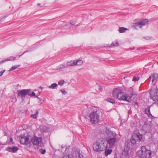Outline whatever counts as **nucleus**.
<instances>
[{"label":"nucleus","mask_w":158,"mask_h":158,"mask_svg":"<svg viewBox=\"0 0 158 158\" xmlns=\"http://www.w3.org/2000/svg\"><path fill=\"white\" fill-rule=\"evenodd\" d=\"M112 95L114 98H117L120 100H124L129 102H131L132 100L130 96L127 94H124L122 90L119 89H116L114 90Z\"/></svg>","instance_id":"obj_1"},{"label":"nucleus","mask_w":158,"mask_h":158,"mask_svg":"<svg viewBox=\"0 0 158 158\" xmlns=\"http://www.w3.org/2000/svg\"><path fill=\"white\" fill-rule=\"evenodd\" d=\"M93 149L97 152L103 151L107 148L106 141L101 139L97 140L93 144Z\"/></svg>","instance_id":"obj_2"},{"label":"nucleus","mask_w":158,"mask_h":158,"mask_svg":"<svg viewBox=\"0 0 158 158\" xmlns=\"http://www.w3.org/2000/svg\"><path fill=\"white\" fill-rule=\"evenodd\" d=\"M141 148V149L137 153V156L141 158H149L152 155L151 151L147 149L145 146H142Z\"/></svg>","instance_id":"obj_3"},{"label":"nucleus","mask_w":158,"mask_h":158,"mask_svg":"<svg viewBox=\"0 0 158 158\" xmlns=\"http://www.w3.org/2000/svg\"><path fill=\"white\" fill-rule=\"evenodd\" d=\"M100 112V111L99 110H97L90 114L89 117L92 123H96L99 121Z\"/></svg>","instance_id":"obj_4"},{"label":"nucleus","mask_w":158,"mask_h":158,"mask_svg":"<svg viewBox=\"0 0 158 158\" xmlns=\"http://www.w3.org/2000/svg\"><path fill=\"white\" fill-rule=\"evenodd\" d=\"M142 138V135L139 133L132 136L131 140V142L133 144H135L137 142H139L140 141Z\"/></svg>","instance_id":"obj_5"},{"label":"nucleus","mask_w":158,"mask_h":158,"mask_svg":"<svg viewBox=\"0 0 158 158\" xmlns=\"http://www.w3.org/2000/svg\"><path fill=\"white\" fill-rule=\"evenodd\" d=\"M30 89H23L21 90L17 91L18 97H21L22 99L24 98L26 96L28 95L29 91H31Z\"/></svg>","instance_id":"obj_6"},{"label":"nucleus","mask_w":158,"mask_h":158,"mask_svg":"<svg viewBox=\"0 0 158 158\" xmlns=\"http://www.w3.org/2000/svg\"><path fill=\"white\" fill-rule=\"evenodd\" d=\"M150 97L154 101L158 99V89H151L150 91Z\"/></svg>","instance_id":"obj_7"},{"label":"nucleus","mask_w":158,"mask_h":158,"mask_svg":"<svg viewBox=\"0 0 158 158\" xmlns=\"http://www.w3.org/2000/svg\"><path fill=\"white\" fill-rule=\"evenodd\" d=\"M148 20L147 19H145L142 20L141 21L136 23L133 25V27L135 29H138V28H140L143 25L146 24Z\"/></svg>","instance_id":"obj_8"},{"label":"nucleus","mask_w":158,"mask_h":158,"mask_svg":"<svg viewBox=\"0 0 158 158\" xmlns=\"http://www.w3.org/2000/svg\"><path fill=\"white\" fill-rule=\"evenodd\" d=\"M29 136L28 135H22L21 136L20 142L21 144L25 145H27L30 143L29 141Z\"/></svg>","instance_id":"obj_9"},{"label":"nucleus","mask_w":158,"mask_h":158,"mask_svg":"<svg viewBox=\"0 0 158 158\" xmlns=\"http://www.w3.org/2000/svg\"><path fill=\"white\" fill-rule=\"evenodd\" d=\"M42 140V138L37 137H34L31 139V141L33 144L37 146H39V144L41 143Z\"/></svg>","instance_id":"obj_10"},{"label":"nucleus","mask_w":158,"mask_h":158,"mask_svg":"<svg viewBox=\"0 0 158 158\" xmlns=\"http://www.w3.org/2000/svg\"><path fill=\"white\" fill-rule=\"evenodd\" d=\"M142 130L144 132H150L151 131V126L148 123H145L142 127Z\"/></svg>","instance_id":"obj_11"},{"label":"nucleus","mask_w":158,"mask_h":158,"mask_svg":"<svg viewBox=\"0 0 158 158\" xmlns=\"http://www.w3.org/2000/svg\"><path fill=\"white\" fill-rule=\"evenodd\" d=\"M117 139L116 137H110L108 138L107 140V144L108 143L111 147H112L114 145Z\"/></svg>","instance_id":"obj_12"},{"label":"nucleus","mask_w":158,"mask_h":158,"mask_svg":"<svg viewBox=\"0 0 158 158\" xmlns=\"http://www.w3.org/2000/svg\"><path fill=\"white\" fill-rule=\"evenodd\" d=\"M106 134L107 136L109 138L110 137H116L117 135L116 133L114 131H112L109 129L106 128Z\"/></svg>","instance_id":"obj_13"},{"label":"nucleus","mask_w":158,"mask_h":158,"mask_svg":"<svg viewBox=\"0 0 158 158\" xmlns=\"http://www.w3.org/2000/svg\"><path fill=\"white\" fill-rule=\"evenodd\" d=\"M83 156L80 154L79 151L77 150L74 152L72 155L73 158H82Z\"/></svg>","instance_id":"obj_14"},{"label":"nucleus","mask_w":158,"mask_h":158,"mask_svg":"<svg viewBox=\"0 0 158 158\" xmlns=\"http://www.w3.org/2000/svg\"><path fill=\"white\" fill-rule=\"evenodd\" d=\"M129 149L130 148L128 146L125 145L124 149L122 152V155L125 156H127L129 155Z\"/></svg>","instance_id":"obj_15"},{"label":"nucleus","mask_w":158,"mask_h":158,"mask_svg":"<svg viewBox=\"0 0 158 158\" xmlns=\"http://www.w3.org/2000/svg\"><path fill=\"white\" fill-rule=\"evenodd\" d=\"M126 92L128 94L131 96V97L134 95H136L134 91L133 88V87H131L128 88L126 90Z\"/></svg>","instance_id":"obj_16"},{"label":"nucleus","mask_w":158,"mask_h":158,"mask_svg":"<svg viewBox=\"0 0 158 158\" xmlns=\"http://www.w3.org/2000/svg\"><path fill=\"white\" fill-rule=\"evenodd\" d=\"M66 64L67 67L69 66H75V61L74 60L68 61L66 62Z\"/></svg>","instance_id":"obj_17"},{"label":"nucleus","mask_w":158,"mask_h":158,"mask_svg":"<svg viewBox=\"0 0 158 158\" xmlns=\"http://www.w3.org/2000/svg\"><path fill=\"white\" fill-rule=\"evenodd\" d=\"M18 150V148L16 147H13L12 148H8L7 149V150L9 152H15Z\"/></svg>","instance_id":"obj_18"},{"label":"nucleus","mask_w":158,"mask_h":158,"mask_svg":"<svg viewBox=\"0 0 158 158\" xmlns=\"http://www.w3.org/2000/svg\"><path fill=\"white\" fill-rule=\"evenodd\" d=\"M158 77V75L156 73H154L152 74V75L151 76H150L149 78V79H152V82L153 83L154 81L156 79L157 77Z\"/></svg>","instance_id":"obj_19"},{"label":"nucleus","mask_w":158,"mask_h":158,"mask_svg":"<svg viewBox=\"0 0 158 158\" xmlns=\"http://www.w3.org/2000/svg\"><path fill=\"white\" fill-rule=\"evenodd\" d=\"M119 45V44L118 42L117 41H115L113 42L109 46H106V47H108L109 48H112L114 47L117 46Z\"/></svg>","instance_id":"obj_20"},{"label":"nucleus","mask_w":158,"mask_h":158,"mask_svg":"<svg viewBox=\"0 0 158 158\" xmlns=\"http://www.w3.org/2000/svg\"><path fill=\"white\" fill-rule=\"evenodd\" d=\"M75 66L80 65H82L83 63V62L82 60L80 59H77L75 60Z\"/></svg>","instance_id":"obj_21"},{"label":"nucleus","mask_w":158,"mask_h":158,"mask_svg":"<svg viewBox=\"0 0 158 158\" xmlns=\"http://www.w3.org/2000/svg\"><path fill=\"white\" fill-rule=\"evenodd\" d=\"M128 29L124 27H120L119 28L118 31L120 33H123L125 32Z\"/></svg>","instance_id":"obj_22"},{"label":"nucleus","mask_w":158,"mask_h":158,"mask_svg":"<svg viewBox=\"0 0 158 158\" xmlns=\"http://www.w3.org/2000/svg\"><path fill=\"white\" fill-rule=\"evenodd\" d=\"M104 152V154L106 156H107L108 155L110 154L112 152V150L111 149H106Z\"/></svg>","instance_id":"obj_23"},{"label":"nucleus","mask_w":158,"mask_h":158,"mask_svg":"<svg viewBox=\"0 0 158 158\" xmlns=\"http://www.w3.org/2000/svg\"><path fill=\"white\" fill-rule=\"evenodd\" d=\"M66 67H67L66 65H65L64 64H61L57 66L56 69H60Z\"/></svg>","instance_id":"obj_24"},{"label":"nucleus","mask_w":158,"mask_h":158,"mask_svg":"<svg viewBox=\"0 0 158 158\" xmlns=\"http://www.w3.org/2000/svg\"><path fill=\"white\" fill-rule=\"evenodd\" d=\"M38 113L39 112L38 111H37L34 114H31V117L33 118H35L37 117Z\"/></svg>","instance_id":"obj_25"},{"label":"nucleus","mask_w":158,"mask_h":158,"mask_svg":"<svg viewBox=\"0 0 158 158\" xmlns=\"http://www.w3.org/2000/svg\"><path fill=\"white\" fill-rule=\"evenodd\" d=\"M57 86V84L56 83H54L50 86L48 88L51 89H54Z\"/></svg>","instance_id":"obj_26"},{"label":"nucleus","mask_w":158,"mask_h":158,"mask_svg":"<svg viewBox=\"0 0 158 158\" xmlns=\"http://www.w3.org/2000/svg\"><path fill=\"white\" fill-rule=\"evenodd\" d=\"M145 113L146 114L148 115L149 117L152 116V114L150 113V110L149 108L147 109L145 111Z\"/></svg>","instance_id":"obj_27"},{"label":"nucleus","mask_w":158,"mask_h":158,"mask_svg":"<svg viewBox=\"0 0 158 158\" xmlns=\"http://www.w3.org/2000/svg\"><path fill=\"white\" fill-rule=\"evenodd\" d=\"M106 100L108 102H110L112 104L114 103H115V101L114 99L112 98H107L106 99Z\"/></svg>","instance_id":"obj_28"},{"label":"nucleus","mask_w":158,"mask_h":158,"mask_svg":"<svg viewBox=\"0 0 158 158\" xmlns=\"http://www.w3.org/2000/svg\"><path fill=\"white\" fill-rule=\"evenodd\" d=\"M16 57H14L13 56H10L9 58H8L6 60H5V61H12L13 60H14L16 59Z\"/></svg>","instance_id":"obj_29"},{"label":"nucleus","mask_w":158,"mask_h":158,"mask_svg":"<svg viewBox=\"0 0 158 158\" xmlns=\"http://www.w3.org/2000/svg\"><path fill=\"white\" fill-rule=\"evenodd\" d=\"M19 66H20L19 65H15V66H13L12 67L11 69L10 70V71H13V70H15V69H16Z\"/></svg>","instance_id":"obj_30"},{"label":"nucleus","mask_w":158,"mask_h":158,"mask_svg":"<svg viewBox=\"0 0 158 158\" xmlns=\"http://www.w3.org/2000/svg\"><path fill=\"white\" fill-rule=\"evenodd\" d=\"M30 91H29L28 95L31 97H33L35 96V94L34 92H32V93H30Z\"/></svg>","instance_id":"obj_31"},{"label":"nucleus","mask_w":158,"mask_h":158,"mask_svg":"<svg viewBox=\"0 0 158 158\" xmlns=\"http://www.w3.org/2000/svg\"><path fill=\"white\" fill-rule=\"evenodd\" d=\"M62 158H72V155L71 154L64 155V156Z\"/></svg>","instance_id":"obj_32"},{"label":"nucleus","mask_w":158,"mask_h":158,"mask_svg":"<svg viewBox=\"0 0 158 158\" xmlns=\"http://www.w3.org/2000/svg\"><path fill=\"white\" fill-rule=\"evenodd\" d=\"M39 152L42 154H44L46 152V150L41 149L39 150Z\"/></svg>","instance_id":"obj_33"},{"label":"nucleus","mask_w":158,"mask_h":158,"mask_svg":"<svg viewBox=\"0 0 158 158\" xmlns=\"http://www.w3.org/2000/svg\"><path fill=\"white\" fill-rule=\"evenodd\" d=\"M64 82V80H61L59 82L58 84L60 85H63Z\"/></svg>","instance_id":"obj_34"},{"label":"nucleus","mask_w":158,"mask_h":158,"mask_svg":"<svg viewBox=\"0 0 158 158\" xmlns=\"http://www.w3.org/2000/svg\"><path fill=\"white\" fill-rule=\"evenodd\" d=\"M139 79V77H134L132 81H138Z\"/></svg>","instance_id":"obj_35"},{"label":"nucleus","mask_w":158,"mask_h":158,"mask_svg":"<svg viewBox=\"0 0 158 158\" xmlns=\"http://www.w3.org/2000/svg\"><path fill=\"white\" fill-rule=\"evenodd\" d=\"M60 91L62 93V94H67L66 92L65 91V90L64 89H62L60 90Z\"/></svg>","instance_id":"obj_36"},{"label":"nucleus","mask_w":158,"mask_h":158,"mask_svg":"<svg viewBox=\"0 0 158 158\" xmlns=\"http://www.w3.org/2000/svg\"><path fill=\"white\" fill-rule=\"evenodd\" d=\"M70 24H71V25H75V23H74L73 21H71L70 23H69Z\"/></svg>","instance_id":"obj_37"},{"label":"nucleus","mask_w":158,"mask_h":158,"mask_svg":"<svg viewBox=\"0 0 158 158\" xmlns=\"http://www.w3.org/2000/svg\"><path fill=\"white\" fill-rule=\"evenodd\" d=\"M5 70H4L3 71H1L0 72V76H2L3 73L5 72Z\"/></svg>","instance_id":"obj_38"},{"label":"nucleus","mask_w":158,"mask_h":158,"mask_svg":"<svg viewBox=\"0 0 158 158\" xmlns=\"http://www.w3.org/2000/svg\"><path fill=\"white\" fill-rule=\"evenodd\" d=\"M5 62V60H3L2 61H0V64L3 63Z\"/></svg>","instance_id":"obj_39"},{"label":"nucleus","mask_w":158,"mask_h":158,"mask_svg":"<svg viewBox=\"0 0 158 158\" xmlns=\"http://www.w3.org/2000/svg\"><path fill=\"white\" fill-rule=\"evenodd\" d=\"M27 52H28L27 51H26L24 52L22 55L19 56V57H20L22 55H23L24 53H25Z\"/></svg>","instance_id":"obj_40"},{"label":"nucleus","mask_w":158,"mask_h":158,"mask_svg":"<svg viewBox=\"0 0 158 158\" xmlns=\"http://www.w3.org/2000/svg\"><path fill=\"white\" fill-rule=\"evenodd\" d=\"M150 39V38L149 37H147L146 38V39L148 40H149Z\"/></svg>","instance_id":"obj_41"},{"label":"nucleus","mask_w":158,"mask_h":158,"mask_svg":"<svg viewBox=\"0 0 158 158\" xmlns=\"http://www.w3.org/2000/svg\"><path fill=\"white\" fill-rule=\"evenodd\" d=\"M40 88L41 89H43V88L41 86H40Z\"/></svg>","instance_id":"obj_42"},{"label":"nucleus","mask_w":158,"mask_h":158,"mask_svg":"<svg viewBox=\"0 0 158 158\" xmlns=\"http://www.w3.org/2000/svg\"><path fill=\"white\" fill-rule=\"evenodd\" d=\"M3 20V19H0V21H1Z\"/></svg>","instance_id":"obj_43"},{"label":"nucleus","mask_w":158,"mask_h":158,"mask_svg":"<svg viewBox=\"0 0 158 158\" xmlns=\"http://www.w3.org/2000/svg\"><path fill=\"white\" fill-rule=\"evenodd\" d=\"M77 26H79V25H80V24H77L76 25Z\"/></svg>","instance_id":"obj_44"},{"label":"nucleus","mask_w":158,"mask_h":158,"mask_svg":"<svg viewBox=\"0 0 158 158\" xmlns=\"http://www.w3.org/2000/svg\"><path fill=\"white\" fill-rule=\"evenodd\" d=\"M40 5V3H38V4H37V5L39 6V5Z\"/></svg>","instance_id":"obj_45"},{"label":"nucleus","mask_w":158,"mask_h":158,"mask_svg":"<svg viewBox=\"0 0 158 158\" xmlns=\"http://www.w3.org/2000/svg\"><path fill=\"white\" fill-rule=\"evenodd\" d=\"M157 105L158 106V101H157Z\"/></svg>","instance_id":"obj_46"},{"label":"nucleus","mask_w":158,"mask_h":158,"mask_svg":"<svg viewBox=\"0 0 158 158\" xmlns=\"http://www.w3.org/2000/svg\"><path fill=\"white\" fill-rule=\"evenodd\" d=\"M12 140V139L11 138V139H10V140L11 141V140Z\"/></svg>","instance_id":"obj_47"},{"label":"nucleus","mask_w":158,"mask_h":158,"mask_svg":"<svg viewBox=\"0 0 158 158\" xmlns=\"http://www.w3.org/2000/svg\"><path fill=\"white\" fill-rule=\"evenodd\" d=\"M38 97V96H37L36 97L37 98Z\"/></svg>","instance_id":"obj_48"}]
</instances>
